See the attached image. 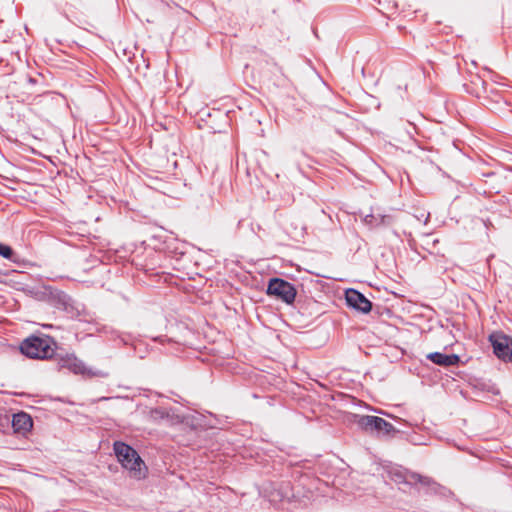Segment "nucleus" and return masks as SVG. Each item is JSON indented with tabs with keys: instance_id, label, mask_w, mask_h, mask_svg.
I'll list each match as a JSON object with an SVG mask.
<instances>
[{
	"instance_id": "1",
	"label": "nucleus",
	"mask_w": 512,
	"mask_h": 512,
	"mask_svg": "<svg viewBox=\"0 0 512 512\" xmlns=\"http://www.w3.org/2000/svg\"><path fill=\"white\" fill-rule=\"evenodd\" d=\"M52 344L50 337L31 336L21 343L20 350L29 358L47 359L54 354Z\"/></svg>"
},
{
	"instance_id": "2",
	"label": "nucleus",
	"mask_w": 512,
	"mask_h": 512,
	"mask_svg": "<svg viewBox=\"0 0 512 512\" xmlns=\"http://www.w3.org/2000/svg\"><path fill=\"white\" fill-rule=\"evenodd\" d=\"M114 452L121 465L129 470L134 477L140 478L142 459L131 446L117 441L114 443Z\"/></svg>"
},
{
	"instance_id": "3",
	"label": "nucleus",
	"mask_w": 512,
	"mask_h": 512,
	"mask_svg": "<svg viewBox=\"0 0 512 512\" xmlns=\"http://www.w3.org/2000/svg\"><path fill=\"white\" fill-rule=\"evenodd\" d=\"M267 294L275 296L286 304H292L297 292L290 282L281 278H272L268 283Z\"/></svg>"
},
{
	"instance_id": "4",
	"label": "nucleus",
	"mask_w": 512,
	"mask_h": 512,
	"mask_svg": "<svg viewBox=\"0 0 512 512\" xmlns=\"http://www.w3.org/2000/svg\"><path fill=\"white\" fill-rule=\"evenodd\" d=\"M357 423L364 431L376 432L378 435H390L396 432L395 427L390 422L378 416L363 415L360 416Z\"/></svg>"
},
{
	"instance_id": "5",
	"label": "nucleus",
	"mask_w": 512,
	"mask_h": 512,
	"mask_svg": "<svg viewBox=\"0 0 512 512\" xmlns=\"http://www.w3.org/2000/svg\"><path fill=\"white\" fill-rule=\"evenodd\" d=\"M489 340L494 354L503 361H512V338L503 333H493Z\"/></svg>"
},
{
	"instance_id": "6",
	"label": "nucleus",
	"mask_w": 512,
	"mask_h": 512,
	"mask_svg": "<svg viewBox=\"0 0 512 512\" xmlns=\"http://www.w3.org/2000/svg\"><path fill=\"white\" fill-rule=\"evenodd\" d=\"M347 305L362 313L371 311L372 303L359 291L355 289H347L345 292Z\"/></svg>"
},
{
	"instance_id": "7",
	"label": "nucleus",
	"mask_w": 512,
	"mask_h": 512,
	"mask_svg": "<svg viewBox=\"0 0 512 512\" xmlns=\"http://www.w3.org/2000/svg\"><path fill=\"white\" fill-rule=\"evenodd\" d=\"M393 480L397 483H404L408 485L421 484L424 486H430L432 479L426 476H422L412 471H398L393 474Z\"/></svg>"
},
{
	"instance_id": "8",
	"label": "nucleus",
	"mask_w": 512,
	"mask_h": 512,
	"mask_svg": "<svg viewBox=\"0 0 512 512\" xmlns=\"http://www.w3.org/2000/svg\"><path fill=\"white\" fill-rule=\"evenodd\" d=\"M12 427L15 433L25 435L33 427L31 416L25 412H19L13 415Z\"/></svg>"
},
{
	"instance_id": "9",
	"label": "nucleus",
	"mask_w": 512,
	"mask_h": 512,
	"mask_svg": "<svg viewBox=\"0 0 512 512\" xmlns=\"http://www.w3.org/2000/svg\"><path fill=\"white\" fill-rule=\"evenodd\" d=\"M427 359L432 361L434 364L451 367L456 366L460 362V357L456 354H444L441 352H433L427 355Z\"/></svg>"
},
{
	"instance_id": "10",
	"label": "nucleus",
	"mask_w": 512,
	"mask_h": 512,
	"mask_svg": "<svg viewBox=\"0 0 512 512\" xmlns=\"http://www.w3.org/2000/svg\"><path fill=\"white\" fill-rule=\"evenodd\" d=\"M62 367L68 368L75 374H89V371L85 364L75 356L67 357L66 359H64Z\"/></svg>"
},
{
	"instance_id": "11",
	"label": "nucleus",
	"mask_w": 512,
	"mask_h": 512,
	"mask_svg": "<svg viewBox=\"0 0 512 512\" xmlns=\"http://www.w3.org/2000/svg\"><path fill=\"white\" fill-rule=\"evenodd\" d=\"M57 300H58V303L63 307L64 310H66L67 312L70 311V308H73V304H72V299L70 296H68L66 293L64 292H59L57 294Z\"/></svg>"
},
{
	"instance_id": "12",
	"label": "nucleus",
	"mask_w": 512,
	"mask_h": 512,
	"mask_svg": "<svg viewBox=\"0 0 512 512\" xmlns=\"http://www.w3.org/2000/svg\"><path fill=\"white\" fill-rule=\"evenodd\" d=\"M149 416L153 420H160L168 417V413L162 408H154L150 410Z\"/></svg>"
},
{
	"instance_id": "13",
	"label": "nucleus",
	"mask_w": 512,
	"mask_h": 512,
	"mask_svg": "<svg viewBox=\"0 0 512 512\" xmlns=\"http://www.w3.org/2000/svg\"><path fill=\"white\" fill-rule=\"evenodd\" d=\"M0 256L5 259L12 260L14 252L10 246L0 243Z\"/></svg>"
},
{
	"instance_id": "14",
	"label": "nucleus",
	"mask_w": 512,
	"mask_h": 512,
	"mask_svg": "<svg viewBox=\"0 0 512 512\" xmlns=\"http://www.w3.org/2000/svg\"><path fill=\"white\" fill-rule=\"evenodd\" d=\"M364 222L368 225H371V226H379L378 224V215H373V214H370V215H367L365 218H364Z\"/></svg>"
},
{
	"instance_id": "15",
	"label": "nucleus",
	"mask_w": 512,
	"mask_h": 512,
	"mask_svg": "<svg viewBox=\"0 0 512 512\" xmlns=\"http://www.w3.org/2000/svg\"><path fill=\"white\" fill-rule=\"evenodd\" d=\"M392 223V217L388 215H378V224L379 225H390Z\"/></svg>"
},
{
	"instance_id": "16",
	"label": "nucleus",
	"mask_w": 512,
	"mask_h": 512,
	"mask_svg": "<svg viewBox=\"0 0 512 512\" xmlns=\"http://www.w3.org/2000/svg\"><path fill=\"white\" fill-rule=\"evenodd\" d=\"M97 331L104 333V334H110L112 336L116 335V333H117L113 328L106 326V325L101 326L100 328L97 329Z\"/></svg>"
},
{
	"instance_id": "17",
	"label": "nucleus",
	"mask_w": 512,
	"mask_h": 512,
	"mask_svg": "<svg viewBox=\"0 0 512 512\" xmlns=\"http://www.w3.org/2000/svg\"><path fill=\"white\" fill-rule=\"evenodd\" d=\"M429 213L427 215H425L424 213H421V215L417 216L418 220H420L421 218L424 217V223L426 224L428 219H429Z\"/></svg>"
}]
</instances>
